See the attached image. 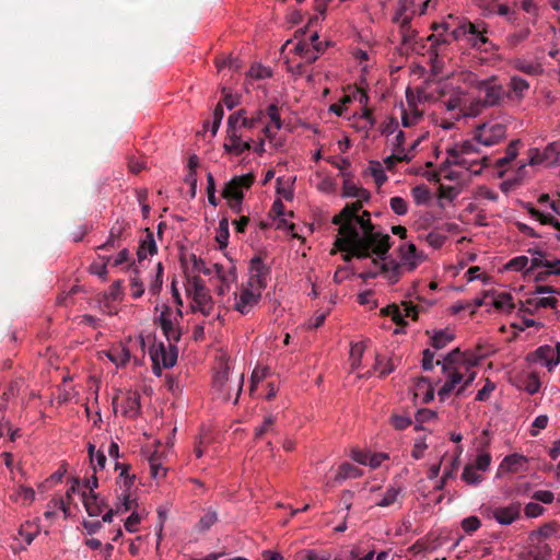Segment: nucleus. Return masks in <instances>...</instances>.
<instances>
[{
	"instance_id": "obj_1",
	"label": "nucleus",
	"mask_w": 560,
	"mask_h": 560,
	"mask_svg": "<svg viewBox=\"0 0 560 560\" xmlns=\"http://www.w3.org/2000/svg\"><path fill=\"white\" fill-rule=\"evenodd\" d=\"M343 198H355V202L346 207L334 217L332 223L338 226L335 246L347 256L361 257L371 252L384 253L388 247V234L383 233L371 222V214L363 210L362 203L370 200V192L358 186L350 173H342Z\"/></svg>"
},
{
	"instance_id": "obj_2",
	"label": "nucleus",
	"mask_w": 560,
	"mask_h": 560,
	"mask_svg": "<svg viewBox=\"0 0 560 560\" xmlns=\"http://www.w3.org/2000/svg\"><path fill=\"white\" fill-rule=\"evenodd\" d=\"M261 128L262 133L268 141L277 147L279 143L276 141L277 132L282 128V120L278 106L270 104L266 109H255L247 112L241 108L228 117L226 137L223 143V149L226 153L232 155H241L252 148V138L245 139L242 130L246 129L253 131Z\"/></svg>"
},
{
	"instance_id": "obj_3",
	"label": "nucleus",
	"mask_w": 560,
	"mask_h": 560,
	"mask_svg": "<svg viewBox=\"0 0 560 560\" xmlns=\"http://www.w3.org/2000/svg\"><path fill=\"white\" fill-rule=\"evenodd\" d=\"M436 158L443 155L442 164L444 167L440 171V179L453 180L457 178L455 171L448 170V166H459L466 172L478 175L483 168L490 166L491 160L482 154L475 144L474 140L462 142L442 139L435 147Z\"/></svg>"
},
{
	"instance_id": "obj_4",
	"label": "nucleus",
	"mask_w": 560,
	"mask_h": 560,
	"mask_svg": "<svg viewBox=\"0 0 560 560\" xmlns=\"http://www.w3.org/2000/svg\"><path fill=\"white\" fill-rule=\"evenodd\" d=\"M482 355L472 350L460 351L455 349L447 353L443 361L438 360L436 364L442 365L445 382L438 389L441 400L446 399L451 394L460 395L476 378L475 368L480 363Z\"/></svg>"
},
{
	"instance_id": "obj_5",
	"label": "nucleus",
	"mask_w": 560,
	"mask_h": 560,
	"mask_svg": "<svg viewBox=\"0 0 560 560\" xmlns=\"http://www.w3.org/2000/svg\"><path fill=\"white\" fill-rule=\"evenodd\" d=\"M434 33L429 36L433 46L447 45L451 42H466L475 49H483L489 44L487 36L489 32L488 24L485 21H469L466 18L454 16L450 14L447 19L440 24L433 25ZM485 50H488L485 48Z\"/></svg>"
},
{
	"instance_id": "obj_6",
	"label": "nucleus",
	"mask_w": 560,
	"mask_h": 560,
	"mask_svg": "<svg viewBox=\"0 0 560 560\" xmlns=\"http://www.w3.org/2000/svg\"><path fill=\"white\" fill-rule=\"evenodd\" d=\"M390 244L388 243V247L384 253L377 254L375 252H371L368 255L361 256L360 258L372 257L373 268L364 271L362 277L364 279L383 278L387 283L394 284L398 282L402 272L412 271L416 269L423 260L424 255L422 252H419L417 247L412 243L404 244L399 247V257L400 264L395 261L394 259H387L385 257L388 252Z\"/></svg>"
},
{
	"instance_id": "obj_7",
	"label": "nucleus",
	"mask_w": 560,
	"mask_h": 560,
	"mask_svg": "<svg viewBox=\"0 0 560 560\" xmlns=\"http://www.w3.org/2000/svg\"><path fill=\"white\" fill-rule=\"evenodd\" d=\"M230 370L231 365L222 354L215 368L213 388L222 399L230 400L234 397V402H236L243 387V374L238 373L230 378Z\"/></svg>"
},
{
	"instance_id": "obj_8",
	"label": "nucleus",
	"mask_w": 560,
	"mask_h": 560,
	"mask_svg": "<svg viewBox=\"0 0 560 560\" xmlns=\"http://www.w3.org/2000/svg\"><path fill=\"white\" fill-rule=\"evenodd\" d=\"M368 101L369 96L362 89H354L345 94L339 103L332 104L330 106V110L338 116H343L350 119L351 116L354 117L358 113L353 112L352 114H349V106L353 103H358L360 108V119L362 121L361 127L370 129L374 125V119L370 110L366 108Z\"/></svg>"
},
{
	"instance_id": "obj_9",
	"label": "nucleus",
	"mask_w": 560,
	"mask_h": 560,
	"mask_svg": "<svg viewBox=\"0 0 560 560\" xmlns=\"http://www.w3.org/2000/svg\"><path fill=\"white\" fill-rule=\"evenodd\" d=\"M185 289L187 296L190 299V308L194 313L209 316L213 312V300L209 290L198 277H188Z\"/></svg>"
},
{
	"instance_id": "obj_10",
	"label": "nucleus",
	"mask_w": 560,
	"mask_h": 560,
	"mask_svg": "<svg viewBox=\"0 0 560 560\" xmlns=\"http://www.w3.org/2000/svg\"><path fill=\"white\" fill-rule=\"evenodd\" d=\"M510 120V117L504 116L477 126L472 140L485 147L495 145L505 138Z\"/></svg>"
},
{
	"instance_id": "obj_11",
	"label": "nucleus",
	"mask_w": 560,
	"mask_h": 560,
	"mask_svg": "<svg viewBox=\"0 0 560 560\" xmlns=\"http://www.w3.org/2000/svg\"><path fill=\"white\" fill-rule=\"evenodd\" d=\"M254 183V175L247 173L241 176H235L225 184L222 196L228 201L229 207L235 213L242 211V200L244 192L248 190Z\"/></svg>"
},
{
	"instance_id": "obj_12",
	"label": "nucleus",
	"mask_w": 560,
	"mask_h": 560,
	"mask_svg": "<svg viewBox=\"0 0 560 560\" xmlns=\"http://www.w3.org/2000/svg\"><path fill=\"white\" fill-rule=\"evenodd\" d=\"M424 136L419 137L412 141L411 144L406 148L404 147L405 135L401 130L388 137V142L392 148V154L383 160L384 165L387 170H393L397 162L410 161L415 156V150L420 143Z\"/></svg>"
},
{
	"instance_id": "obj_13",
	"label": "nucleus",
	"mask_w": 560,
	"mask_h": 560,
	"mask_svg": "<svg viewBox=\"0 0 560 560\" xmlns=\"http://www.w3.org/2000/svg\"><path fill=\"white\" fill-rule=\"evenodd\" d=\"M158 320L167 339V341H178L180 331L178 328V320L182 317L179 310H173L167 305H162L160 308Z\"/></svg>"
},
{
	"instance_id": "obj_14",
	"label": "nucleus",
	"mask_w": 560,
	"mask_h": 560,
	"mask_svg": "<svg viewBox=\"0 0 560 560\" xmlns=\"http://www.w3.org/2000/svg\"><path fill=\"white\" fill-rule=\"evenodd\" d=\"M468 78L470 79V84L485 94V104L492 106L500 102L503 95V88L497 82L495 77L479 80L475 75L469 74Z\"/></svg>"
},
{
	"instance_id": "obj_15",
	"label": "nucleus",
	"mask_w": 560,
	"mask_h": 560,
	"mask_svg": "<svg viewBox=\"0 0 560 560\" xmlns=\"http://www.w3.org/2000/svg\"><path fill=\"white\" fill-rule=\"evenodd\" d=\"M115 412H121L125 417L135 418L140 411V396L136 392L127 390L119 393L113 398Z\"/></svg>"
},
{
	"instance_id": "obj_16",
	"label": "nucleus",
	"mask_w": 560,
	"mask_h": 560,
	"mask_svg": "<svg viewBox=\"0 0 560 560\" xmlns=\"http://www.w3.org/2000/svg\"><path fill=\"white\" fill-rule=\"evenodd\" d=\"M261 294L262 293L242 284L240 290L234 293L233 308L246 315L259 303Z\"/></svg>"
},
{
	"instance_id": "obj_17",
	"label": "nucleus",
	"mask_w": 560,
	"mask_h": 560,
	"mask_svg": "<svg viewBox=\"0 0 560 560\" xmlns=\"http://www.w3.org/2000/svg\"><path fill=\"white\" fill-rule=\"evenodd\" d=\"M173 342L174 341H168L167 345L159 342L150 348V355L155 365H161L165 369L175 365L177 361V349Z\"/></svg>"
},
{
	"instance_id": "obj_18",
	"label": "nucleus",
	"mask_w": 560,
	"mask_h": 560,
	"mask_svg": "<svg viewBox=\"0 0 560 560\" xmlns=\"http://www.w3.org/2000/svg\"><path fill=\"white\" fill-rule=\"evenodd\" d=\"M268 269L260 258H254L250 261L248 278L243 284L262 293L267 287Z\"/></svg>"
},
{
	"instance_id": "obj_19",
	"label": "nucleus",
	"mask_w": 560,
	"mask_h": 560,
	"mask_svg": "<svg viewBox=\"0 0 560 560\" xmlns=\"http://www.w3.org/2000/svg\"><path fill=\"white\" fill-rule=\"evenodd\" d=\"M214 271L215 279L219 282L215 289L217 294L223 296L231 290L232 284L236 281V268L233 262L230 261L226 266L214 267Z\"/></svg>"
},
{
	"instance_id": "obj_20",
	"label": "nucleus",
	"mask_w": 560,
	"mask_h": 560,
	"mask_svg": "<svg viewBox=\"0 0 560 560\" xmlns=\"http://www.w3.org/2000/svg\"><path fill=\"white\" fill-rule=\"evenodd\" d=\"M351 55L362 75H365L375 65L374 50L369 45L353 47L351 49Z\"/></svg>"
},
{
	"instance_id": "obj_21",
	"label": "nucleus",
	"mask_w": 560,
	"mask_h": 560,
	"mask_svg": "<svg viewBox=\"0 0 560 560\" xmlns=\"http://www.w3.org/2000/svg\"><path fill=\"white\" fill-rule=\"evenodd\" d=\"M39 533V525L36 522H26L21 525L18 535L14 537V548L24 550L32 544Z\"/></svg>"
},
{
	"instance_id": "obj_22",
	"label": "nucleus",
	"mask_w": 560,
	"mask_h": 560,
	"mask_svg": "<svg viewBox=\"0 0 560 560\" xmlns=\"http://www.w3.org/2000/svg\"><path fill=\"white\" fill-rule=\"evenodd\" d=\"M351 458L358 464L375 469L388 459V455L386 453H372L369 451L352 450Z\"/></svg>"
},
{
	"instance_id": "obj_23",
	"label": "nucleus",
	"mask_w": 560,
	"mask_h": 560,
	"mask_svg": "<svg viewBox=\"0 0 560 560\" xmlns=\"http://www.w3.org/2000/svg\"><path fill=\"white\" fill-rule=\"evenodd\" d=\"M520 515V505L510 504L508 506H498L488 511V516L493 517L501 525L512 524Z\"/></svg>"
},
{
	"instance_id": "obj_24",
	"label": "nucleus",
	"mask_w": 560,
	"mask_h": 560,
	"mask_svg": "<svg viewBox=\"0 0 560 560\" xmlns=\"http://www.w3.org/2000/svg\"><path fill=\"white\" fill-rule=\"evenodd\" d=\"M490 306L500 313H511L514 310L513 296L505 291H489Z\"/></svg>"
},
{
	"instance_id": "obj_25",
	"label": "nucleus",
	"mask_w": 560,
	"mask_h": 560,
	"mask_svg": "<svg viewBox=\"0 0 560 560\" xmlns=\"http://www.w3.org/2000/svg\"><path fill=\"white\" fill-rule=\"evenodd\" d=\"M518 144L520 140L512 141L508 145L504 156L497 159L493 163L490 164L493 165L500 177L505 175L508 166L516 159L518 154Z\"/></svg>"
},
{
	"instance_id": "obj_26",
	"label": "nucleus",
	"mask_w": 560,
	"mask_h": 560,
	"mask_svg": "<svg viewBox=\"0 0 560 560\" xmlns=\"http://www.w3.org/2000/svg\"><path fill=\"white\" fill-rule=\"evenodd\" d=\"M412 392L416 402L427 404L434 398V388L432 384L423 377L416 381Z\"/></svg>"
},
{
	"instance_id": "obj_27",
	"label": "nucleus",
	"mask_w": 560,
	"mask_h": 560,
	"mask_svg": "<svg viewBox=\"0 0 560 560\" xmlns=\"http://www.w3.org/2000/svg\"><path fill=\"white\" fill-rule=\"evenodd\" d=\"M428 94L421 89H410L406 90V103L401 104V106H406V108L419 109L420 112L425 110V103L428 102Z\"/></svg>"
},
{
	"instance_id": "obj_28",
	"label": "nucleus",
	"mask_w": 560,
	"mask_h": 560,
	"mask_svg": "<svg viewBox=\"0 0 560 560\" xmlns=\"http://www.w3.org/2000/svg\"><path fill=\"white\" fill-rule=\"evenodd\" d=\"M36 498L35 490L24 485H18L13 488L9 499L19 505L28 506Z\"/></svg>"
},
{
	"instance_id": "obj_29",
	"label": "nucleus",
	"mask_w": 560,
	"mask_h": 560,
	"mask_svg": "<svg viewBox=\"0 0 560 560\" xmlns=\"http://www.w3.org/2000/svg\"><path fill=\"white\" fill-rule=\"evenodd\" d=\"M526 463L524 456L513 454L503 458L497 470V478H501L506 474L521 470Z\"/></svg>"
},
{
	"instance_id": "obj_30",
	"label": "nucleus",
	"mask_w": 560,
	"mask_h": 560,
	"mask_svg": "<svg viewBox=\"0 0 560 560\" xmlns=\"http://www.w3.org/2000/svg\"><path fill=\"white\" fill-rule=\"evenodd\" d=\"M158 247L152 233L148 232L145 237L141 241L138 249V266L135 268V272H139V268L143 266L144 260L148 256L156 254Z\"/></svg>"
},
{
	"instance_id": "obj_31",
	"label": "nucleus",
	"mask_w": 560,
	"mask_h": 560,
	"mask_svg": "<svg viewBox=\"0 0 560 560\" xmlns=\"http://www.w3.org/2000/svg\"><path fill=\"white\" fill-rule=\"evenodd\" d=\"M402 498V488L397 485H390L386 488L381 499L376 501V505L381 508H389L400 504Z\"/></svg>"
},
{
	"instance_id": "obj_32",
	"label": "nucleus",
	"mask_w": 560,
	"mask_h": 560,
	"mask_svg": "<svg viewBox=\"0 0 560 560\" xmlns=\"http://www.w3.org/2000/svg\"><path fill=\"white\" fill-rule=\"evenodd\" d=\"M311 184L323 194H332L336 189V183L331 176L323 172H315L311 176Z\"/></svg>"
},
{
	"instance_id": "obj_33",
	"label": "nucleus",
	"mask_w": 560,
	"mask_h": 560,
	"mask_svg": "<svg viewBox=\"0 0 560 560\" xmlns=\"http://www.w3.org/2000/svg\"><path fill=\"white\" fill-rule=\"evenodd\" d=\"M132 504H133V499L131 498V493H121L119 497V501L116 504V508L108 510L103 515V522L110 523L113 521V516L115 514H121V513L128 512L129 510L132 509Z\"/></svg>"
},
{
	"instance_id": "obj_34",
	"label": "nucleus",
	"mask_w": 560,
	"mask_h": 560,
	"mask_svg": "<svg viewBox=\"0 0 560 560\" xmlns=\"http://www.w3.org/2000/svg\"><path fill=\"white\" fill-rule=\"evenodd\" d=\"M550 208L552 209V211L555 213H557L559 215V218H555L551 214L542 213L539 210H536L534 208L529 209V213H530V215L533 218L538 220L541 224H550L553 228L560 230V210H559V205L552 201L550 203Z\"/></svg>"
},
{
	"instance_id": "obj_35",
	"label": "nucleus",
	"mask_w": 560,
	"mask_h": 560,
	"mask_svg": "<svg viewBox=\"0 0 560 560\" xmlns=\"http://www.w3.org/2000/svg\"><path fill=\"white\" fill-rule=\"evenodd\" d=\"M466 104H467V97L463 93L456 94V95L450 97L445 102L446 109L448 112H455L456 116H460V115L466 116V115L474 114L472 112L466 110Z\"/></svg>"
},
{
	"instance_id": "obj_36",
	"label": "nucleus",
	"mask_w": 560,
	"mask_h": 560,
	"mask_svg": "<svg viewBox=\"0 0 560 560\" xmlns=\"http://www.w3.org/2000/svg\"><path fill=\"white\" fill-rule=\"evenodd\" d=\"M294 54L299 56L304 62L312 63L316 61V55L313 51L311 36L308 39L298 42L293 48Z\"/></svg>"
},
{
	"instance_id": "obj_37",
	"label": "nucleus",
	"mask_w": 560,
	"mask_h": 560,
	"mask_svg": "<svg viewBox=\"0 0 560 560\" xmlns=\"http://www.w3.org/2000/svg\"><path fill=\"white\" fill-rule=\"evenodd\" d=\"M541 163H546V159L544 156V152H540L538 149L533 148L528 151V159L526 162H520L517 170V177L522 178L526 174L527 165H539Z\"/></svg>"
},
{
	"instance_id": "obj_38",
	"label": "nucleus",
	"mask_w": 560,
	"mask_h": 560,
	"mask_svg": "<svg viewBox=\"0 0 560 560\" xmlns=\"http://www.w3.org/2000/svg\"><path fill=\"white\" fill-rule=\"evenodd\" d=\"M105 354L116 366L125 365L130 359V351L124 345L112 348Z\"/></svg>"
},
{
	"instance_id": "obj_39",
	"label": "nucleus",
	"mask_w": 560,
	"mask_h": 560,
	"mask_svg": "<svg viewBox=\"0 0 560 560\" xmlns=\"http://www.w3.org/2000/svg\"><path fill=\"white\" fill-rule=\"evenodd\" d=\"M412 7V0H399L397 11L394 15V21L401 24V26L407 25L411 18Z\"/></svg>"
},
{
	"instance_id": "obj_40",
	"label": "nucleus",
	"mask_w": 560,
	"mask_h": 560,
	"mask_svg": "<svg viewBox=\"0 0 560 560\" xmlns=\"http://www.w3.org/2000/svg\"><path fill=\"white\" fill-rule=\"evenodd\" d=\"M513 67L516 70L524 72L526 74H529V75H538L542 72V67L539 62L533 61V60H527L524 58L515 59L513 61Z\"/></svg>"
},
{
	"instance_id": "obj_41",
	"label": "nucleus",
	"mask_w": 560,
	"mask_h": 560,
	"mask_svg": "<svg viewBox=\"0 0 560 560\" xmlns=\"http://www.w3.org/2000/svg\"><path fill=\"white\" fill-rule=\"evenodd\" d=\"M83 504L85 506L86 512L90 516H97L103 511V503L93 493V489L91 488L89 493H83Z\"/></svg>"
},
{
	"instance_id": "obj_42",
	"label": "nucleus",
	"mask_w": 560,
	"mask_h": 560,
	"mask_svg": "<svg viewBox=\"0 0 560 560\" xmlns=\"http://www.w3.org/2000/svg\"><path fill=\"white\" fill-rule=\"evenodd\" d=\"M150 474L154 479H162L166 476L167 469L163 465L162 454L154 452L149 458Z\"/></svg>"
},
{
	"instance_id": "obj_43",
	"label": "nucleus",
	"mask_w": 560,
	"mask_h": 560,
	"mask_svg": "<svg viewBox=\"0 0 560 560\" xmlns=\"http://www.w3.org/2000/svg\"><path fill=\"white\" fill-rule=\"evenodd\" d=\"M116 470H119L118 485L121 489V493H130V488L133 485L135 476L128 474V466L119 463H115Z\"/></svg>"
},
{
	"instance_id": "obj_44",
	"label": "nucleus",
	"mask_w": 560,
	"mask_h": 560,
	"mask_svg": "<svg viewBox=\"0 0 560 560\" xmlns=\"http://www.w3.org/2000/svg\"><path fill=\"white\" fill-rule=\"evenodd\" d=\"M454 338V335L448 329L436 330L431 335V346L434 350L445 348Z\"/></svg>"
},
{
	"instance_id": "obj_45",
	"label": "nucleus",
	"mask_w": 560,
	"mask_h": 560,
	"mask_svg": "<svg viewBox=\"0 0 560 560\" xmlns=\"http://www.w3.org/2000/svg\"><path fill=\"white\" fill-rule=\"evenodd\" d=\"M57 511H61L66 517L70 515L68 503L65 501L62 497L54 498L48 503L47 511L45 512V517L51 518L52 516L56 515Z\"/></svg>"
},
{
	"instance_id": "obj_46",
	"label": "nucleus",
	"mask_w": 560,
	"mask_h": 560,
	"mask_svg": "<svg viewBox=\"0 0 560 560\" xmlns=\"http://www.w3.org/2000/svg\"><path fill=\"white\" fill-rule=\"evenodd\" d=\"M530 261L528 256H517L512 258L509 262L505 264L504 268L506 270H513L517 272L528 273L530 270Z\"/></svg>"
},
{
	"instance_id": "obj_47",
	"label": "nucleus",
	"mask_w": 560,
	"mask_h": 560,
	"mask_svg": "<svg viewBox=\"0 0 560 560\" xmlns=\"http://www.w3.org/2000/svg\"><path fill=\"white\" fill-rule=\"evenodd\" d=\"M424 112L419 109L406 108L401 106V122L404 127L416 126L423 117Z\"/></svg>"
},
{
	"instance_id": "obj_48",
	"label": "nucleus",
	"mask_w": 560,
	"mask_h": 560,
	"mask_svg": "<svg viewBox=\"0 0 560 560\" xmlns=\"http://www.w3.org/2000/svg\"><path fill=\"white\" fill-rule=\"evenodd\" d=\"M528 254L530 255V270L545 268L547 270V265L549 264V257L542 250L538 248L528 249Z\"/></svg>"
},
{
	"instance_id": "obj_49",
	"label": "nucleus",
	"mask_w": 560,
	"mask_h": 560,
	"mask_svg": "<svg viewBox=\"0 0 560 560\" xmlns=\"http://www.w3.org/2000/svg\"><path fill=\"white\" fill-rule=\"evenodd\" d=\"M362 475L361 470L350 463H342L337 470L336 480L342 481L350 478H358Z\"/></svg>"
},
{
	"instance_id": "obj_50",
	"label": "nucleus",
	"mask_w": 560,
	"mask_h": 560,
	"mask_svg": "<svg viewBox=\"0 0 560 560\" xmlns=\"http://www.w3.org/2000/svg\"><path fill=\"white\" fill-rule=\"evenodd\" d=\"M482 474L483 472H481L479 469H477L476 466L467 464L462 474V479L467 485L476 486V485H479L483 480Z\"/></svg>"
},
{
	"instance_id": "obj_51",
	"label": "nucleus",
	"mask_w": 560,
	"mask_h": 560,
	"mask_svg": "<svg viewBox=\"0 0 560 560\" xmlns=\"http://www.w3.org/2000/svg\"><path fill=\"white\" fill-rule=\"evenodd\" d=\"M546 537V533L544 530H539L537 533L532 534L530 540L533 542H537L539 550L535 555L536 560H544L550 552L549 547L545 542L544 538Z\"/></svg>"
},
{
	"instance_id": "obj_52",
	"label": "nucleus",
	"mask_w": 560,
	"mask_h": 560,
	"mask_svg": "<svg viewBox=\"0 0 560 560\" xmlns=\"http://www.w3.org/2000/svg\"><path fill=\"white\" fill-rule=\"evenodd\" d=\"M90 462L94 472L103 470L106 463V456L103 452L96 451L93 444L89 445Z\"/></svg>"
},
{
	"instance_id": "obj_53",
	"label": "nucleus",
	"mask_w": 560,
	"mask_h": 560,
	"mask_svg": "<svg viewBox=\"0 0 560 560\" xmlns=\"http://www.w3.org/2000/svg\"><path fill=\"white\" fill-rule=\"evenodd\" d=\"M537 360L545 366L548 368V370H552L556 365H551V362L555 361L553 357V347L551 346H544L537 349L536 351Z\"/></svg>"
},
{
	"instance_id": "obj_54",
	"label": "nucleus",
	"mask_w": 560,
	"mask_h": 560,
	"mask_svg": "<svg viewBox=\"0 0 560 560\" xmlns=\"http://www.w3.org/2000/svg\"><path fill=\"white\" fill-rule=\"evenodd\" d=\"M229 236H230V233H229V221L228 219L223 218L220 220L219 222V228H218V232H217V236H215V240L219 244V247L221 249L225 248L229 244Z\"/></svg>"
},
{
	"instance_id": "obj_55",
	"label": "nucleus",
	"mask_w": 560,
	"mask_h": 560,
	"mask_svg": "<svg viewBox=\"0 0 560 560\" xmlns=\"http://www.w3.org/2000/svg\"><path fill=\"white\" fill-rule=\"evenodd\" d=\"M462 187H463V184L459 182L454 185H446L444 183H441L440 184V196L442 198L453 200L460 194Z\"/></svg>"
},
{
	"instance_id": "obj_56",
	"label": "nucleus",
	"mask_w": 560,
	"mask_h": 560,
	"mask_svg": "<svg viewBox=\"0 0 560 560\" xmlns=\"http://www.w3.org/2000/svg\"><path fill=\"white\" fill-rule=\"evenodd\" d=\"M491 460L492 458L490 453L485 450H481L477 454L475 460L470 463V465L476 466V468L479 469L481 472H486L490 468Z\"/></svg>"
},
{
	"instance_id": "obj_57",
	"label": "nucleus",
	"mask_w": 560,
	"mask_h": 560,
	"mask_svg": "<svg viewBox=\"0 0 560 560\" xmlns=\"http://www.w3.org/2000/svg\"><path fill=\"white\" fill-rule=\"evenodd\" d=\"M510 88L517 98H522L527 92L529 84L526 80L520 77H512Z\"/></svg>"
},
{
	"instance_id": "obj_58",
	"label": "nucleus",
	"mask_w": 560,
	"mask_h": 560,
	"mask_svg": "<svg viewBox=\"0 0 560 560\" xmlns=\"http://www.w3.org/2000/svg\"><path fill=\"white\" fill-rule=\"evenodd\" d=\"M365 347L366 346L363 341L352 345L350 350V362L352 369H358L360 366L362 355L365 351Z\"/></svg>"
},
{
	"instance_id": "obj_59",
	"label": "nucleus",
	"mask_w": 560,
	"mask_h": 560,
	"mask_svg": "<svg viewBox=\"0 0 560 560\" xmlns=\"http://www.w3.org/2000/svg\"><path fill=\"white\" fill-rule=\"evenodd\" d=\"M411 195L417 205H427L431 199V194L424 185L413 187Z\"/></svg>"
},
{
	"instance_id": "obj_60",
	"label": "nucleus",
	"mask_w": 560,
	"mask_h": 560,
	"mask_svg": "<svg viewBox=\"0 0 560 560\" xmlns=\"http://www.w3.org/2000/svg\"><path fill=\"white\" fill-rule=\"evenodd\" d=\"M560 141L552 142L548 144L544 152V156L546 159V163L555 164L560 159V150H559Z\"/></svg>"
},
{
	"instance_id": "obj_61",
	"label": "nucleus",
	"mask_w": 560,
	"mask_h": 560,
	"mask_svg": "<svg viewBox=\"0 0 560 560\" xmlns=\"http://www.w3.org/2000/svg\"><path fill=\"white\" fill-rule=\"evenodd\" d=\"M154 270H155V275L150 282L149 290L151 293L156 294L160 292L162 284H163V280H162L163 265H162V262H156L154 265Z\"/></svg>"
},
{
	"instance_id": "obj_62",
	"label": "nucleus",
	"mask_w": 560,
	"mask_h": 560,
	"mask_svg": "<svg viewBox=\"0 0 560 560\" xmlns=\"http://www.w3.org/2000/svg\"><path fill=\"white\" fill-rule=\"evenodd\" d=\"M217 521H218L217 512H215V511H212V510H209V511H207V512L201 516V518L199 520V522H198V524H197V528H198L200 532H206V530H208L212 525H214Z\"/></svg>"
},
{
	"instance_id": "obj_63",
	"label": "nucleus",
	"mask_w": 560,
	"mask_h": 560,
	"mask_svg": "<svg viewBox=\"0 0 560 560\" xmlns=\"http://www.w3.org/2000/svg\"><path fill=\"white\" fill-rule=\"evenodd\" d=\"M331 0H314V10L316 11V14L310 19L308 25H313L319 20H324L327 4Z\"/></svg>"
},
{
	"instance_id": "obj_64",
	"label": "nucleus",
	"mask_w": 560,
	"mask_h": 560,
	"mask_svg": "<svg viewBox=\"0 0 560 560\" xmlns=\"http://www.w3.org/2000/svg\"><path fill=\"white\" fill-rule=\"evenodd\" d=\"M369 170H370V173L373 176L375 183L378 186L383 185L386 182L387 177H386V174H385L382 163L372 162L370 164Z\"/></svg>"
}]
</instances>
